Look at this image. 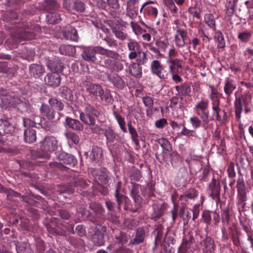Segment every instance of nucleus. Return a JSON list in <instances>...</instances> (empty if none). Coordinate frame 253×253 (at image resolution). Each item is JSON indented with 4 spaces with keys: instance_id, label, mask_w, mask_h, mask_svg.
Here are the masks:
<instances>
[{
    "instance_id": "obj_64",
    "label": "nucleus",
    "mask_w": 253,
    "mask_h": 253,
    "mask_svg": "<svg viewBox=\"0 0 253 253\" xmlns=\"http://www.w3.org/2000/svg\"><path fill=\"white\" fill-rule=\"evenodd\" d=\"M197 195V191L193 189H191L187 191L185 196L189 199H192L196 198Z\"/></svg>"
},
{
    "instance_id": "obj_61",
    "label": "nucleus",
    "mask_w": 253,
    "mask_h": 253,
    "mask_svg": "<svg viewBox=\"0 0 253 253\" xmlns=\"http://www.w3.org/2000/svg\"><path fill=\"white\" fill-rule=\"evenodd\" d=\"M73 7L75 10L80 12H83L85 10L84 4L82 1H76Z\"/></svg>"
},
{
    "instance_id": "obj_57",
    "label": "nucleus",
    "mask_w": 253,
    "mask_h": 253,
    "mask_svg": "<svg viewBox=\"0 0 253 253\" xmlns=\"http://www.w3.org/2000/svg\"><path fill=\"white\" fill-rule=\"evenodd\" d=\"M142 99L145 106L148 108H152L153 106L154 100L151 97L146 95L142 97Z\"/></svg>"
},
{
    "instance_id": "obj_32",
    "label": "nucleus",
    "mask_w": 253,
    "mask_h": 253,
    "mask_svg": "<svg viewBox=\"0 0 253 253\" xmlns=\"http://www.w3.org/2000/svg\"><path fill=\"white\" fill-rule=\"evenodd\" d=\"M17 253H32L30 245L26 242L20 243L16 245Z\"/></svg>"
},
{
    "instance_id": "obj_34",
    "label": "nucleus",
    "mask_w": 253,
    "mask_h": 253,
    "mask_svg": "<svg viewBox=\"0 0 253 253\" xmlns=\"http://www.w3.org/2000/svg\"><path fill=\"white\" fill-rule=\"evenodd\" d=\"M48 103L51 107L54 108L59 111H61L64 108V104L55 97L49 98Z\"/></svg>"
},
{
    "instance_id": "obj_53",
    "label": "nucleus",
    "mask_w": 253,
    "mask_h": 253,
    "mask_svg": "<svg viewBox=\"0 0 253 253\" xmlns=\"http://www.w3.org/2000/svg\"><path fill=\"white\" fill-rule=\"evenodd\" d=\"M189 121L192 125V127L195 129L200 127L201 124H202V121L200 118H199L196 116L191 117Z\"/></svg>"
},
{
    "instance_id": "obj_15",
    "label": "nucleus",
    "mask_w": 253,
    "mask_h": 253,
    "mask_svg": "<svg viewBox=\"0 0 253 253\" xmlns=\"http://www.w3.org/2000/svg\"><path fill=\"white\" fill-rule=\"evenodd\" d=\"M64 37L68 40L77 41L78 40V35L75 28L71 26H68L63 31Z\"/></svg>"
},
{
    "instance_id": "obj_28",
    "label": "nucleus",
    "mask_w": 253,
    "mask_h": 253,
    "mask_svg": "<svg viewBox=\"0 0 253 253\" xmlns=\"http://www.w3.org/2000/svg\"><path fill=\"white\" fill-rule=\"evenodd\" d=\"M47 67L53 74H58L62 72L63 68L62 63L58 61L49 62Z\"/></svg>"
},
{
    "instance_id": "obj_49",
    "label": "nucleus",
    "mask_w": 253,
    "mask_h": 253,
    "mask_svg": "<svg viewBox=\"0 0 253 253\" xmlns=\"http://www.w3.org/2000/svg\"><path fill=\"white\" fill-rule=\"evenodd\" d=\"M237 0H227L226 4L227 12L230 14L233 13L237 5Z\"/></svg>"
},
{
    "instance_id": "obj_55",
    "label": "nucleus",
    "mask_w": 253,
    "mask_h": 253,
    "mask_svg": "<svg viewBox=\"0 0 253 253\" xmlns=\"http://www.w3.org/2000/svg\"><path fill=\"white\" fill-rule=\"evenodd\" d=\"M147 46L150 50L156 54L155 57L156 58L163 57V54L161 53L159 49H158V47H155L151 43H147Z\"/></svg>"
},
{
    "instance_id": "obj_10",
    "label": "nucleus",
    "mask_w": 253,
    "mask_h": 253,
    "mask_svg": "<svg viewBox=\"0 0 253 253\" xmlns=\"http://www.w3.org/2000/svg\"><path fill=\"white\" fill-rule=\"evenodd\" d=\"M44 82L47 85L56 87L60 84V76L58 74H48L44 77Z\"/></svg>"
},
{
    "instance_id": "obj_5",
    "label": "nucleus",
    "mask_w": 253,
    "mask_h": 253,
    "mask_svg": "<svg viewBox=\"0 0 253 253\" xmlns=\"http://www.w3.org/2000/svg\"><path fill=\"white\" fill-rule=\"evenodd\" d=\"M58 147V140L52 136H48L41 142V149L45 152H52Z\"/></svg>"
},
{
    "instance_id": "obj_45",
    "label": "nucleus",
    "mask_w": 253,
    "mask_h": 253,
    "mask_svg": "<svg viewBox=\"0 0 253 253\" xmlns=\"http://www.w3.org/2000/svg\"><path fill=\"white\" fill-rule=\"evenodd\" d=\"M158 14V11L156 7L149 5L144 9V15H147L153 18H156Z\"/></svg>"
},
{
    "instance_id": "obj_30",
    "label": "nucleus",
    "mask_w": 253,
    "mask_h": 253,
    "mask_svg": "<svg viewBox=\"0 0 253 253\" xmlns=\"http://www.w3.org/2000/svg\"><path fill=\"white\" fill-rule=\"evenodd\" d=\"M220 100L219 99H216L212 102V109L213 111V116H215L216 120L220 121L221 120V116L219 115V112L221 111L219 108Z\"/></svg>"
},
{
    "instance_id": "obj_52",
    "label": "nucleus",
    "mask_w": 253,
    "mask_h": 253,
    "mask_svg": "<svg viewBox=\"0 0 253 253\" xmlns=\"http://www.w3.org/2000/svg\"><path fill=\"white\" fill-rule=\"evenodd\" d=\"M74 49L73 47L69 45H61L59 47V52L63 55H70Z\"/></svg>"
},
{
    "instance_id": "obj_17",
    "label": "nucleus",
    "mask_w": 253,
    "mask_h": 253,
    "mask_svg": "<svg viewBox=\"0 0 253 253\" xmlns=\"http://www.w3.org/2000/svg\"><path fill=\"white\" fill-rule=\"evenodd\" d=\"M87 91L95 96L100 97L101 100L104 99V91L102 86L97 84H91L87 87Z\"/></svg>"
},
{
    "instance_id": "obj_51",
    "label": "nucleus",
    "mask_w": 253,
    "mask_h": 253,
    "mask_svg": "<svg viewBox=\"0 0 253 253\" xmlns=\"http://www.w3.org/2000/svg\"><path fill=\"white\" fill-rule=\"evenodd\" d=\"M138 8L135 6H131V4L128 5L126 8V14L131 19L136 17Z\"/></svg>"
},
{
    "instance_id": "obj_9",
    "label": "nucleus",
    "mask_w": 253,
    "mask_h": 253,
    "mask_svg": "<svg viewBox=\"0 0 253 253\" xmlns=\"http://www.w3.org/2000/svg\"><path fill=\"white\" fill-rule=\"evenodd\" d=\"M125 62L126 65L128 66V72L132 76L136 78H140L142 77V69L141 66L134 61L131 62L130 64L126 61Z\"/></svg>"
},
{
    "instance_id": "obj_16",
    "label": "nucleus",
    "mask_w": 253,
    "mask_h": 253,
    "mask_svg": "<svg viewBox=\"0 0 253 253\" xmlns=\"http://www.w3.org/2000/svg\"><path fill=\"white\" fill-rule=\"evenodd\" d=\"M40 111L43 116L50 120L54 119L57 115V112L47 104H43L40 108Z\"/></svg>"
},
{
    "instance_id": "obj_46",
    "label": "nucleus",
    "mask_w": 253,
    "mask_h": 253,
    "mask_svg": "<svg viewBox=\"0 0 253 253\" xmlns=\"http://www.w3.org/2000/svg\"><path fill=\"white\" fill-rule=\"evenodd\" d=\"M122 185L121 182H119L118 184V187L116 189L115 193V197L118 202L119 208H120V205L124 202L125 200V197L120 194V186Z\"/></svg>"
},
{
    "instance_id": "obj_25",
    "label": "nucleus",
    "mask_w": 253,
    "mask_h": 253,
    "mask_svg": "<svg viewBox=\"0 0 253 253\" xmlns=\"http://www.w3.org/2000/svg\"><path fill=\"white\" fill-rule=\"evenodd\" d=\"M37 139L36 131L32 128H27L24 130V141L26 143H31Z\"/></svg>"
},
{
    "instance_id": "obj_12",
    "label": "nucleus",
    "mask_w": 253,
    "mask_h": 253,
    "mask_svg": "<svg viewBox=\"0 0 253 253\" xmlns=\"http://www.w3.org/2000/svg\"><path fill=\"white\" fill-rule=\"evenodd\" d=\"M236 187L240 200L242 202L245 201L246 196V186L243 177L238 178Z\"/></svg>"
},
{
    "instance_id": "obj_3",
    "label": "nucleus",
    "mask_w": 253,
    "mask_h": 253,
    "mask_svg": "<svg viewBox=\"0 0 253 253\" xmlns=\"http://www.w3.org/2000/svg\"><path fill=\"white\" fill-rule=\"evenodd\" d=\"M100 113L92 105L85 104L84 111L80 113V120L85 124H93L95 118H98Z\"/></svg>"
},
{
    "instance_id": "obj_29",
    "label": "nucleus",
    "mask_w": 253,
    "mask_h": 253,
    "mask_svg": "<svg viewBox=\"0 0 253 253\" xmlns=\"http://www.w3.org/2000/svg\"><path fill=\"white\" fill-rule=\"evenodd\" d=\"M175 88L179 95L185 96L189 95L191 92V87L187 84H183L180 85H176Z\"/></svg>"
},
{
    "instance_id": "obj_43",
    "label": "nucleus",
    "mask_w": 253,
    "mask_h": 253,
    "mask_svg": "<svg viewBox=\"0 0 253 253\" xmlns=\"http://www.w3.org/2000/svg\"><path fill=\"white\" fill-rule=\"evenodd\" d=\"M137 56L135 57V63H137L140 66L146 63L148 58H147L146 53L145 52H142L141 50L140 52H139V53H137Z\"/></svg>"
},
{
    "instance_id": "obj_59",
    "label": "nucleus",
    "mask_w": 253,
    "mask_h": 253,
    "mask_svg": "<svg viewBox=\"0 0 253 253\" xmlns=\"http://www.w3.org/2000/svg\"><path fill=\"white\" fill-rule=\"evenodd\" d=\"M113 33L114 34L115 37L117 38L122 41H124L125 39H126L127 36L126 33H125L121 31L116 29L113 30Z\"/></svg>"
},
{
    "instance_id": "obj_33",
    "label": "nucleus",
    "mask_w": 253,
    "mask_h": 253,
    "mask_svg": "<svg viewBox=\"0 0 253 253\" xmlns=\"http://www.w3.org/2000/svg\"><path fill=\"white\" fill-rule=\"evenodd\" d=\"M48 23L50 24H54L59 22L61 20L60 15L55 12H49L46 15Z\"/></svg>"
},
{
    "instance_id": "obj_35",
    "label": "nucleus",
    "mask_w": 253,
    "mask_h": 253,
    "mask_svg": "<svg viewBox=\"0 0 253 253\" xmlns=\"http://www.w3.org/2000/svg\"><path fill=\"white\" fill-rule=\"evenodd\" d=\"M214 39L217 42V47L220 48H223L225 46V42L224 36L220 31L215 32Z\"/></svg>"
},
{
    "instance_id": "obj_6",
    "label": "nucleus",
    "mask_w": 253,
    "mask_h": 253,
    "mask_svg": "<svg viewBox=\"0 0 253 253\" xmlns=\"http://www.w3.org/2000/svg\"><path fill=\"white\" fill-rule=\"evenodd\" d=\"M106 227L100 224H97L94 229V234L92 237V241L97 246H102L104 243V234Z\"/></svg>"
},
{
    "instance_id": "obj_36",
    "label": "nucleus",
    "mask_w": 253,
    "mask_h": 253,
    "mask_svg": "<svg viewBox=\"0 0 253 253\" xmlns=\"http://www.w3.org/2000/svg\"><path fill=\"white\" fill-rule=\"evenodd\" d=\"M235 115L238 120H240L243 110V105L241 103V98H236L234 102Z\"/></svg>"
},
{
    "instance_id": "obj_56",
    "label": "nucleus",
    "mask_w": 253,
    "mask_h": 253,
    "mask_svg": "<svg viewBox=\"0 0 253 253\" xmlns=\"http://www.w3.org/2000/svg\"><path fill=\"white\" fill-rule=\"evenodd\" d=\"M252 36L250 32H244L238 34V38L243 42H247Z\"/></svg>"
},
{
    "instance_id": "obj_50",
    "label": "nucleus",
    "mask_w": 253,
    "mask_h": 253,
    "mask_svg": "<svg viewBox=\"0 0 253 253\" xmlns=\"http://www.w3.org/2000/svg\"><path fill=\"white\" fill-rule=\"evenodd\" d=\"M163 227L162 225H159L156 230L154 231V233L155 237V244L159 243L161 241L163 236Z\"/></svg>"
},
{
    "instance_id": "obj_14",
    "label": "nucleus",
    "mask_w": 253,
    "mask_h": 253,
    "mask_svg": "<svg viewBox=\"0 0 253 253\" xmlns=\"http://www.w3.org/2000/svg\"><path fill=\"white\" fill-rule=\"evenodd\" d=\"M194 239L191 236H185L179 247L181 253H192L191 246Z\"/></svg>"
},
{
    "instance_id": "obj_2",
    "label": "nucleus",
    "mask_w": 253,
    "mask_h": 253,
    "mask_svg": "<svg viewBox=\"0 0 253 253\" xmlns=\"http://www.w3.org/2000/svg\"><path fill=\"white\" fill-rule=\"evenodd\" d=\"M209 106V101L206 100H201L195 104L193 110L195 113L199 116L202 121V126L205 129L209 127V112L207 109Z\"/></svg>"
},
{
    "instance_id": "obj_37",
    "label": "nucleus",
    "mask_w": 253,
    "mask_h": 253,
    "mask_svg": "<svg viewBox=\"0 0 253 253\" xmlns=\"http://www.w3.org/2000/svg\"><path fill=\"white\" fill-rule=\"evenodd\" d=\"M145 236V233L143 229L137 230L135 237L132 241L133 244H139L143 242Z\"/></svg>"
},
{
    "instance_id": "obj_23",
    "label": "nucleus",
    "mask_w": 253,
    "mask_h": 253,
    "mask_svg": "<svg viewBox=\"0 0 253 253\" xmlns=\"http://www.w3.org/2000/svg\"><path fill=\"white\" fill-rule=\"evenodd\" d=\"M236 86L237 85L235 81L229 78H226L224 86V93L227 96H230L236 89Z\"/></svg>"
},
{
    "instance_id": "obj_22",
    "label": "nucleus",
    "mask_w": 253,
    "mask_h": 253,
    "mask_svg": "<svg viewBox=\"0 0 253 253\" xmlns=\"http://www.w3.org/2000/svg\"><path fill=\"white\" fill-rule=\"evenodd\" d=\"M201 245L204 247L203 252L205 253H212L215 249L214 241L212 238L209 236L203 240Z\"/></svg>"
},
{
    "instance_id": "obj_18",
    "label": "nucleus",
    "mask_w": 253,
    "mask_h": 253,
    "mask_svg": "<svg viewBox=\"0 0 253 253\" xmlns=\"http://www.w3.org/2000/svg\"><path fill=\"white\" fill-rule=\"evenodd\" d=\"M152 73L158 76L160 79H165L166 75L162 73L163 70V66L158 60H154L151 64Z\"/></svg>"
},
{
    "instance_id": "obj_39",
    "label": "nucleus",
    "mask_w": 253,
    "mask_h": 253,
    "mask_svg": "<svg viewBox=\"0 0 253 253\" xmlns=\"http://www.w3.org/2000/svg\"><path fill=\"white\" fill-rule=\"evenodd\" d=\"M30 71L32 75L35 77H39L42 75L44 72L42 66L33 64L30 67Z\"/></svg>"
},
{
    "instance_id": "obj_13",
    "label": "nucleus",
    "mask_w": 253,
    "mask_h": 253,
    "mask_svg": "<svg viewBox=\"0 0 253 253\" xmlns=\"http://www.w3.org/2000/svg\"><path fill=\"white\" fill-rule=\"evenodd\" d=\"M210 190L211 191L210 197L213 199H220V185L219 181L212 179L211 182L209 185Z\"/></svg>"
},
{
    "instance_id": "obj_24",
    "label": "nucleus",
    "mask_w": 253,
    "mask_h": 253,
    "mask_svg": "<svg viewBox=\"0 0 253 253\" xmlns=\"http://www.w3.org/2000/svg\"><path fill=\"white\" fill-rule=\"evenodd\" d=\"M65 124L66 126L74 130H81L83 129V126L79 120L70 117H66Z\"/></svg>"
},
{
    "instance_id": "obj_38",
    "label": "nucleus",
    "mask_w": 253,
    "mask_h": 253,
    "mask_svg": "<svg viewBox=\"0 0 253 253\" xmlns=\"http://www.w3.org/2000/svg\"><path fill=\"white\" fill-rule=\"evenodd\" d=\"M34 36H35L33 33L25 31L24 32L19 33L14 38L15 39L16 42H19L18 40H29L32 39L34 38Z\"/></svg>"
},
{
    "instance_id": "obj_41",
    "label": "nucleus",
    "mask_w": 253,
    "mask_h": 253,
    "mask_svg": "<svg viewBox=\"0 0 253 253\" xmlns=\"http://www.w3.org/2000/svg\"><path fill=\"white\" fill-rule=\"evenodd\" d=\"M129 177L131 180L138 181L142 177L141 171L136 168H132L129 171Z\"/></svg>"
},
{
    "instance_id": "obj_7",
    "label": "nucleus",
    "mask_w": 253,
    "mask_h": 253,
    "mask_svg": "<svg viewBox=\"0 0 253 253\" xmlns=\"http://www.w3.org/2000/svg\"><path fill=\"white\" fill-rule=\"evenodd\" d=\"M127 47L130 52L128 57L130 60H133L137 56V53H139L141 50L140 44L135 40L129 39L127 43Z\"/></svg>"
},
{
    "instance_id": "obj_20",
    "label": "nucleus",
    "mask_w": 253,
    "mask_h": 253,
    "mask_svg": "<svg viewBox=\"0 0 253 253\" xmlns=\"http://www.w3.org/2000/svg\"><path fill=\"white\" fill-rule=\"evenodd\" d=\"M167 63L169 66L170 74L176 73V70L182 67L181 60L178 58H168Z\"/></svg>"
},
{
    "instance_id": "obj_54",
    "label": "nucleus",
    "mask_w": 253,
    "mask_h": 253,
    "mask_svg": "<svg viewBox=\"0 0 253 253\" xmlns=\"http://www.w3.org/2000/svg\"><path fill=\"white\" fill-rule=\"evenodd\" d=\"M169 42L167 41L157 40L156 45L160 51L165 52L168 46Z\"/></svg>"
},
{
    "instance_id": "obj_47",
    "label": "nucleus",
    "mask_w": 253,
    "mask_h": 253,
    "mask_svg": "<svg viewBox=\"0 0 253 253\" xmlns=\"http://www.w3.org/2000/svg\"><path fill=\"white\" fill-rule=\"evenodd\" d=\"M157 141L161 146L166 151H170L172 150V147L170 142L166 138H159Z\"/></svg>"
},
{
    "instance_id": "obj_19",
    "label": "nucleus",
    "mask_w": 253,
    "mask_h": 253,
    "mask_svg": "<svg viewBox=\"0 0 253 253\" xmlns=\"http://www.w3.org/2000/svg\"><path fill=\"white\" fill-rule=\"evenodd\" d=\"M142 189V186L138 184L131 183L130 189L131 196L133 199L134 202L139 205L141 204L142 199L139 195V190Z\"/></svg>"
},
{
    "instance_id": "obj_40",
    "label": "nucleus",
    "mask_w": 253,
    "mask_h": 253,
    "mask_svg": "<svg viewBox=\"0 0 253 253\" xmlns=\"http://www.w3.org/2000/svg\"><path fill=\"white\" fill-rule=\"evenodd\" d=\"M113 115L117 121V122L121 130L124 132H126L127 129L126 127V122L125 121L124 118L118 114L116 112H113Z\"/></svg>"
},
{
    "instance_id": "obj_21",
    "label": "nucleus",
    "mask_w": 253,
    "mask_h": 253,
    "mask_svg": "<svg viewBox=\"0 0 253 253\" xmlns=\"http://www.w3.org/2000/svg\"><path fill=\"white\" fill-rule=\"evenodd\" d=\"M57 157L60 161L65 164L74 166L77 163V160L74 156L65 152L59 153L57 155Z\"/></svg>"
},
{
    "instance_id": "obj_62",
    "label": "nucleus",
    "mask_w": 253,
    "mask_h": 253,
    "mask_svg": "<svg viewBox=\"0 0 253 253\" xmlns=\"http://www.w3.org/2000/svg\"><path fill=\"white\" fill-rule=\"evenodd\" d=\"M195 131L187 128L184 126H183L182 129L180 132L182 135L186 136H194L195 135Z\"/></svg>"
},
{
    "instance_id": "obj_4",
    "label": "nucleus",
    "mask_w": 253,
    "mask_h": 253,
    "mask_svg": "<svg viewBox=\"0 0 253 253\" xmlns=\"http://www.w3.org/2000/svg\"><path fill=\"white\" fill-rule=\"evenodd\" d=\"M110 51L114 53L113 57L106 56L108 58H104L102 62V66L108 70L116 72H119L124 69V65L122 62H125V60H120L118 58L119 55L116 52L110 50Z\"/></svg>"
},
{
    "instance_id": "obj_31",
    "label": "nucleus",
    "mask_w": 253,
    "mask_h": 253,
    "mask_svg": "<svg viewBox=\"0 0 253 253\" xmlns=\"http://www.w3.org/2000/svg\"><path fill=\"white\" fill-rule=\"evenodd\" d=\"M206 24L213 31H215V21L214 16L211 14H206L204 16Z\"/></svg>"
},
{
    "instance_id": "obj_1",
    "label": "nucleus",
    "mask_w": 253,
    "mask_h": 253,
    "mask_svg": "<svg viewBox=\"0 0 253 253\" xmlns=\"http://www.w3.org/2000/svg\"><path fill=\"white\" fill-rule=\"evenodd\" d=\"M83 52L81 54L82 58L88 62H94L96 60L95 53H98L105 56L113 57L115 54L110 51V50L104 48L99 46L95 47H83Z\"/></svg>"
},
{
    "instance_id": "obj_44",
    "label": "nucleus",
    "mask_w": 253,
    "mask_h": 253,
    "mask_svg": "<svg viewBox=\"0 0 253 253\" xmlns=\"http://www.w3.org/2000/svg\"><path fill=\"white\" fill-rule=\"evenodd\" d=\"M102 155V150L97 147H94L92 149L90 154L91 158L94 161H99Z\"/></svg>"
},
{
    "instance_id": "obj_27",
    "label": "nucleus",
    "mask_w": 253,
    "mask_h": 253,
    "mask_svg": "<svg viewBox=\"0 0 253 253\" xmlns=\"http://www.w3.org/2000/svg\"><path fill=\"white\" fill-rule=\"evenodd\" d=\"M104 135L106 137L107 144H111L113 143L116 139L117 134L114 132L113 129L108 127L103 130Z\"/></svg>"
},
{
    "instance_id": "obj_26",
    "label": "nucleus",
    "mask_w": 253,
    "mask_h": 253,
    "mask_svg": "<svg viewBox=\"0 0 253 253\" xmlns=\"http://www.w3.org/2000/svg\"><path fill=\"white\" fill-rule=\"evenodd\" d=\"M93 174H96L95 178L97 181L98 179L101 182L106 183L108 181V170L105 169H101L98 170H94L92 172Z\"/></svg>"
},
{
    "instance_id": "obj_8",
    "label": "nucleus",
    "mask_w": 253,
    "mask_h": 253,
    "mask_svg": "<svg viewBox=\"0 0 253 253\" xmlns=\"http://www.w3.org/2000/svg\"><path fill=\"white\" fill-rule=\"evenodd\" d=\"M104 75L109 81L118 88L123 89L125 87V82L118 74L116 73L109 74L105 73Z\"/></svg>"
},
{
    "instance_id": "obj_58",
    "label": "nucleus",
    "mask_w": 253,
    "mask_h": 253,
    "mask_svg": "<svg viewBox=\"0 0 253 253\" xmlns=\"http://www.w3.org/2000/svg\"><path fill=\"white\" fill-rule=\"evenodd\" d=\"M127 241V237L125 233L120 232L118 236L116 237V242L121 244H126Z\"/></svg>"
},
{
    "instance_id": "obj_48",
    "label": "nucleus",
    "mask_w": 253,
    "mask_h": 253,
    "mask_svg": "<svg viewBox=\"0 0 253 253\" xmlns=\"http://www.w3.org/2000/svg\"><path fill=\"white\" fill-rule=\"evenodd\" d=\"M240 98H241V102H243V105H250L252 102V94L249 91L245 92Z\"/></svg>"
},
{
    "instance_id": "obj_42",
    "label": "nucleus",
    "mask_w": 253,
    "mask_h": 253,
    "mask_svg": "<svg viewBox=\"0 0 253 253\" xmlns=\"http://www.w3.org/2000/svg\"><path fill=\"white\" fill-rule=\"evenodd\" d=\"M70 145L76 144L79 142V137L77 134L73 132H68L65 134Z\"/></svg>"
},
{
    "instance_id": "obj_60",
    "label": "nucleus",
    "mask_w": 253,
    "mask_h": 253,
    "mask_svg": "<svg viewBox=\"0 0 253 253\" xmlns=\"http://www.w3.org/2000/svg\"><path fill=\"white\" fill-rule=\"evenodd\" d=\"M23 125L27 128H32L36 127V123L28 118H23Z\"/></svg>"
},
{
    "instance_id": "obj_11",
    "label": "nucleus",
    "mask_w": 253,
    "mask_h": 253,
    "mask_svg": "<svg viewBox=\"0 0 253 253\" xmlns=\"http://www.w3.org/2000/svg\"><path fill=\"white\" fill-rule=\"evenodd\" d=\"M187 31L183 29L178 28L174 35L175 45L178 47H183L185 45V38L187 37Z\"/></svg>"
},
{
    "instance_id": "obj_63",
    "label": "nucleus",
    "mask_w": 253,
    "mask_h": 253,
    "mask_svg": "<svg viewBox=\"0 0 253 253\" xmlns=\"http://www.w3.org/2000/svg\"><path fill=\"white\" fill-rule=\"evenodd\" d=\"M167 120L165 118L157 120L155 123L156 127L158 128H164L167 125Z\"/></svg>"
}]
</instances>
